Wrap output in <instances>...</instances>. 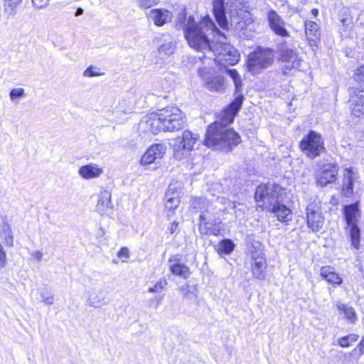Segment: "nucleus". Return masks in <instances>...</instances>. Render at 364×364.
I'll use <instances>...</instances> for the list:
<instances>
[{"label": "nucleus", "mask_w": 364, "mask_h": 364, "mask_svg": "<svg viewBox=\"0 0 364 364\" xmlns=\"http://www.w3.org/2000/svg\"><path fill=\"white\" fill-rule=\"evenodd\" d=\"M179 21L183 24L182 28L188 44L197 51L207 53L216 41V38H225V34L216 27L209 16L197 21L193 16L186 18L183 14L179 18Z\"/></svg>", "instance_id": "f257e3e1"}, {"label": "nucleus", "mask_w": 364, "mask_h": 364, "mask_svg": "<svg viewBox=\"0 0 364 364\" xmlns=\"http://www.w3.org/2000/svg\"><path fill=\"white\" fill-rule=\"evenodd\" d=\"M185 123L186 117L181 110L176 107H168L146 115L139 126L142 132L156 134L161 131H178L183 128Z\"/></svg>", "instance_id": "f03ea898"}, {"label": "nucleus", "mask_w": 364, "mask_h": 364, "mask_svg": "<svg viewBox=\"0 0 364 364\" xmlns=\"http://www.w3.org/2000/svg\"><path fill=\"white\" fill-rule=\"evenodd\" d=\"M213 6L215 19L223 29L228 30L231 27L236 31H242L253 23L252 14L246 9L231 11L228 21L225 16L224 0H213Z\"/></svg>", "instance_id": "7ed1b4c3"}, {"label": "nucleus", "mask_w": 364, "mask_h": 364, "mask_svg": "<svg viewBox=\"0 0 364 364\" xmlns=\"http://www.w3.org/2000/svg\"><path fill=\"white\" fill-rule=\"evenodd\" d=\"M240 142V136L233 129L214 122L208 128L204 143L224 151H230Z\"/></svg>", "instance_id": "20e7f679"}, {"label": "nucleus", "mask_w": 364, "mask_h": 364, "mask_svg": "<svg viewBox=\"0 0 364 364\" xmlns=\"http://www.w3.org/2000/svg\"><path fill=\"white\" fill-rule=\"evenodd\" d=\"M255 200L263 209L273 213L278 220L288 222L291 219V210L284 205L278 203V194L266 185L259 186L255 191Z\"/></svg>", "instance_id": "39448f33"}, {"label": "nucleus", "mask_w": 364, "mask_h": 364, "mask_svg": "<svg viewBox=\"0 0 364 364\" xmlns=\"http://www.w3.org/2000/svg\"><path fill=\"white\" fill-rule=\"evenodd\" d=\"M225 39V38L218 37L212 44L210 50L208 51V53H213L215 55V63L224 68L237 64L240 57L239 52L232 45L223 41Z\"/></svg>", "instance_id": "423d86ee"}, {"label": "nucleus", "mask_w": 364, "mask_h": 364, "mask_svg": "<svg viewBox=\"0 0 364 364\" xmlns=\"http://www.w3.org/2000/svg\"><path fill=\"white\" fill-rule=\"evenodd\" d=\"M274 58V53L273 50L257 48L248 55V70L253 74L258 73L262 70L272 65Z\"/></svg>", "instance_id": "0eeeda50"}, {"label": "nucleus", "mask_w": 364, "mask_h": 364, "mask_svg": "<svg viewBox=\"0 0 364 364\" xmlns=\"http://www.w3.org/2000/svg\"><path fill=\"white\" fill-rule=\"evenodd\" d=\"M299 147L306 157L313 159L320 156L325 150L321 135L313 130L305 135L299 142Z\"/></svg>", "instance_id": "6e6552de"}, {"label": "nucleus", "mask_w": 364, "mask_h": 364, "mask_svg": "<svg viewBox=\"0 0 364 364\" xmlns=\"http://www.w3.org/2000/svg\"><path fill=\"white\" fill-rule=\"evenodd\" d=\"M345 220L349 228L351 245L355 249L360 245V229L357 225V220L359 217V210L357 204H351L344 207Z\"/></svg>", "instance_id": "1a4fd4ad"}, {"label": "nucleus", "mask_w": 364, "mask_h": 364, "mask_svg": "<svg viewBox=\"0 0 364 364\" xmlns=\"http://www.w3.org/2000/svg\"><path fill=\"white\" fill-rule=\"evenodd\" d=\"M261 245L257 242L252 245L250 249L251 259L252 261L251 271L253 277L259 280H263L265 277L267 262L264 254L260 248Z\"/></svg>", "instance_id": "9d476101"}, {"label": "nucleus", "mask_w": 364, "mask_h": 364, "mask_svg": "<svg viewBox=\"0 0 364 364\" xmlns=\"http://www.w3.org/2000/svg\"><path fill=\"white\" fill-rule=\"evenodd\" d=\"M280 60L283 63L280 70L285 75L293 74L294 71L299 70L302 63L296 50L289 48L281 50Z\"/></svg>", "instance_id": "9b49d317"}, {"label": "nucleus", "mask_w": 364, "mask_h": 364, "mask_svg": "<svg viewBox=\"0 0 364 364\" xmlns=\"http://www.w3.org/2000/svg\"><path fill=\"white\" fill-rule=\"evenodd\" d=\"M321 202L315 198L306 207V221L308 227L313 232L319 231L324 223V218L321 212Z\"/></svg>", "instance_id": "f8f14e48"}, {"label": "nucleus", "mask_w": 364, "mask_h": 364, "mask_svg": "<svg viewBox=\"0 0 364 364\" xmlns=\"http://www.w3.org/2000/svg\"><path fill=\"white\" fill-rule=\"evenodd\" d=\"M338 173V166L334 164H324L316 173L317 185L326 186L336 181Z\"/></svg>", "instance_id": "ddd939ff"}, {"label": "nucleus", "mask_w": 364, "mask_h": 364, "mask_svg": "<svg viewBox=\"0 0 364 364\" xmlns=\"http://www.w3.org/2000/svg\"><path fill=\"white\" fill-rule=\"evenodd\" d=\"M199 232L203 235L212 234L218 236L222 230L221 220L219 218L212 219L205 213L200 215Z\"/></svg>", "instance_id": "4468645a"}, {"label": "nucleus", "mask_w": 364, "mask_h": 364, "mask_svg": "<svg viewBox=\"0 0 364 364\" xmlns=\"http://www.w3.org/2000/svg\"><path fill=\"white\" fill-rule=\"evenodd\" d=\"M166 152V146L162 144L151 145L142 156L141 164L146 166L155 162L156 160L161 159Z\"/></svg>", "instance_id": "2eb2a0df"}, {"label": "nucleus", "mask_w": 364, "mask_h": 364, "mask_svg": "<svg viewBox=\"0 0 364 364\" xmlns=\"http://www.w3.org/2000/svg\"><path fill=\"white\" fill-rule=\"evenodd\" d=\"M146 17L156 26H163L173 18L172 12L166 9H152L146 14Z\"/></svg>", "instance_id": "dca6fc26"}, {"label": "nucleus", "mask_w": 364, "mask_h": 364, "mask_svg": "<svg viewBox=\"0 0 364 364\" xmlns=\"http://www.w3.org/2000/svg\"><path fill=\"white\" fill-rule=\"evenodd\" d=\"M349 106L351 114L355 117H360L364 115V90L350 93Z\"/></svg>", "instance_id": "f3484780"}, {"label": "nucleus", "mask_w": 364, "mask_h": 364, "mask_svg": "<svg viewBox=\"0 0 364 364\" xmlns=\"http://www.w3.org/2000/svg\"><path fill=\"white\" fill-rule=\"evenodd\" d=\"M268 22L274 33L282 37L289 36V32L285 28V23L279 15L274 10H271L267 16Z\"/></svg>", "instance_id": "a211bd4d"}, {"label": "nucleus", "mask_w": 364, "mask_h": 364, "mask_svg": "<svg viewBox=\"0 0 364 364\" xmlns=\"http://www.w3.org/2000/svg\"><path fill=\"white\" fill-rule=\"evenodd\" d=\"M200 75L205 81L207 90L212 92H223L225 90V79L221 75L210 76L209 73L200 71Z\"/></svg>", "instance_id": "6ab92c4d"}, {"label": "nucleus", "mask_w": 364, "mask_h": 364, "mask_svg": "<svg viewBox=\"0 0 364 364\" xmlns=\"http://www.w3.org/2000/svg\"><path fill=\"white\" fill-rule=\"evenodd\" d=\"M104 173L103 168L99 164L90 163L78 169V174L83 179L91 180L100 177Z\"/></svg>", "instance_id": "aec40b11"}, {"label": "nucleus", "mask_w": 364, "mask_h": 364, "mask_svg": "<svg viewBox=\"0 0 364 364\" xmlns=\"http://www.w3.org/2000/svg\"><path fill=\"white\" fill-rule=\"evenodd\" d=\"M164 200L166 209L171 213H173L181 202L180 191L172 185H170L165 194Z\"/></svg>", "instance_id": "412c9836"}, {"label": "nucleus", "mask_w": 364, "mask_h": 364, "mask_svg": "<svg viewBox=\"0 0 364 364\" xmlns=\"http://www.w3.org/2000/svg\"><path fill=\"white\" fill-rule=\"evenodd\" d=\"M87 304L93 308H101L106 304V296L101 289H92L87 292Z\"/></svg>", "instance_id": "4be33fe9"}, {"label": "nucleus", "mask_w": 364, "mask_h": 364, "mask_svg": "<svg viewBox=\"0 0 364 364\" xmlns=\"http://www.w3.org/2000/svg\"><path fill=\"white\" fill-rule=\"evenodd\" d=\"M112 208L111 193L107 189H101L97 195V210L103 215Z\"/></svg>", "instance_id": "5701e85b"}, {"label": "nucleus", "mask_w": 364, "mask_h": 364, "mask_svg": "<svg viewBox=\"0 0 364 364\" xmlns=\"http://www.w3.org/2000/svg\"><path fill=\"white\" fill-rule=\"evenodd\" d=\"M357 178L356 173L350 169H346L343 174L341 193L346 197H350L353 193V184Z\"/></svg>", "instance_id": "b1692460"}, {"label": "nucleus", "mask_w": 364, "mask_h": 364, "mask_svg": "<svg viewBox=\"0 0 364 364\" xmlns=\"http://www.w3.org/2000/svg\"><path fill=\"white\" fill-rule=\"evenodd\" d=\"M305 33L309 45L311 46H316L317 40L320 36V31L318 25L311 21H306L305 22Z\"/></svg>", "instance_id": "393cba45"}, {"label": "nucleus", "mask_w": 364, "mask_h": 364, "mask_svg": "<svg viewBox=\"0 0 364 364\" xmlns=\"http://www.w3.org/2000/svg\"><path fill=\"white\" fill-rule=\"evenodd\" d=\"M169 262H176L170 266V270L173 274L186 279L190 275V269L183 264L178 263V260L174 257L168 259Z\"/></svg>", "instance_id": "a878e982"}, {"label": "nucleus", "mask_w": 364, "mask_h": 364, "mask_svg": "<svg viewBox=\"0 0 364 364\" xmlns=\"http://www.w3.org/2000/svg\"><path fill=\"white\" fill-rule=\"evenodd\" d=\"M198 139V134H193L188 130H186L183 132L182 139L180 141V144H182L184 151H189L193 149Z\"/></svg>", "instance_id": "bb28decb"}, {"label": "nucleus", "mask_w": 364, "mask_h": 364, "mask_svg": "<svg viewBox=\"0 0 364 364\" xmlns=\"http://www.w3.org/2000/svg\"><path fill=\"white\" fill-rule=\"evenodd\" d=\"M321 276L332 284H341L343 281L331 267H323L321 269Z\"/></svg>", "instance_id": "cd10ccee"}, {"label": "nucleus", "mask_w": 364, "mask_h": 364, "mask_svg": "<svg viewBox=\"0 0 364 364\" xmlns=\"http://www.w3.org/2000/svg\"><path fill=\"white\" fill-rule=\"evenodd\" d=\"M337 308L341 314H344V317L349 323H353L356 320V314L353 307L338 302Z\"/></svg>", "instance_id": "c85d7f7f"}, {"label": "nucleus", "mask_w": 364, "mask_h": 364, "mask_svg": "<svg viewBox=\"0 0 364 364\" xmlns=\"http://www.w3.org/2000/svg\"><path fill=\"white\" fill-rule=\"evenodd\" d=\"M23 0H4V11L9 17H14Z\"/></svg>", "instance_id": "c756f323"}, {"label": "nucleus", "mask_w": 364, "mask_h": 364, "mask_svg": "<svg viewBox=\"0 0 364 364\" xmlns=\"http://www.w3.org/2000/svg\"><path fill=\"white\" fill-rule=\"evenodd\" d=\"M6 216L3 219V223L1 227V234L4 237L6 244L12 247L14 245V237L10 225L5 222Z\"/></svg>", "instance_id": "7c9ffc66"}, {"label": "nucleus", "mask_w": 364, "mask_h": 364, "mask_svg": "<svg viewBox=\"0 0 364 364\" xmlns=\"http://www.w3.org/2000/svg\"><path fill=\"white\" fill-rule=\"evenodd\" d=\"M359 336L355 333H351L348 336L341 337L338 339V343L343 348H346L350 346L352 343L358 341Z\"/></svg>", "instance_id": "2f4dec72"}, {"label": "nucleus", "mask_w": 364, "mask_h": 364, "mask_svg": "<svg viewBox=\"0 0 364 364\" xmlns=\"http://www.w3.org/2000/svg\"><path fill=\"white\" fill-rule=\"evenodd\" d=\"M235 248V244L230 240L226 239L222 240L218 245V252L225 253V254H230Z\"/></svg>", "instance_id": "473e14b6"}, {"label": "nucleus", "mask_w": 364, "mask_h": 364, "mask_svg": "<svg viewBox=\"0 0 364 364\" xmlns=\"http://www.w3.org/2000/svg\"><path fill=\"white\" fill-rule=\"evenodd\" d=\"M176 46L172 41L166 42L162 44L158 48V51L160 55H170L175 51Z\"/></svg>", "instance_id": "72a5a7b5"}, {"label": "nucleus", "mask_w": 364, "mask_h": 364, "mask_svg": "<svg viewBox=\"0 0 364 364\" xmlns=\"http://www.w3.org/2000/svg\"><path fill=\"white\" fill-rule=\"evenodd\" d=\"M226 72L234 81L236 92H240L242 80L237 71L235 69H227Z\"/></svg>", "instance_id": "f704fd0d"}, {"label": "nucleus", "mask_w": 364, "mask_h": 364, "mask_svg": "<svg viewBox=\"0 0 364 364\" xmlns=\"http://www.w3.org/2000/svg\"><path fill=\"white\" fill-rule=\"evenodd\" d=\"M236 114L235 113H232L231 111L228 110V109L224 112L222 118L220 119V122H218V124H221L223 126H225L227 127L228 124H231L235 118V116Z\"/></svg>", "instance_id": "c9c22d12"}, {"label": "nucleus", "mask_w": 364, "mask_h": 364, "mask_svg": "<svg viewBox=\"0 0 364 364\" xmlns=\"http://www.w3.org/2000/svg\"><path fill=\"white\" fill-rule=\"evenodd\" d=\"M243 99L244 97L242 95L236 97L235 100L230 105L228 109L237 114V112L240 110L242 106Z\"/></svg>", "instance_id": "e433bc0d"}, {"label": "nucleus", "mask_w": 364, "mask_h": 364, "mask_svg": "<svg viewBox=\"0 0 364 364\" xmlns=\"http://www.w3.org/2000/svg\"><path fill=\"white\" fill-rule=\"evenodd\" d=\"M160 0H136L137 6L141 9H148L159 4Z\"/></svg>", "instance_id": "4c0bfd02"}, {"label": "nucleus", "mask_w": 364, "mask_h": 364, "mask_svg": "<svg viewBox=\"0 0 364 364\" xmlns=\"http://www.w3.org/2000/svg\"><path fill=\"white\" fill-rule=\"evenodd\" d=\"M25 90L23 88H14L9 92V97L12 102H16L17 99L25 97Z\"/></svg>", "instance_id": "58836bf2"}, {"label": "nucleus", "mask_w": 364, "mask_h": 364, "mask_svg": "<svg viewBox=\"0 0 364 364\" xmlns=\"http://www.w3.org/2000/svg\"><path fill=\"white\" fill-rule=\"evenodd\" d=\"M167 282L164 279H161L159 281H158L156 284L152 287H149L148 289V291L149 293H159V292H161L162 291L166 286L167 285Z\"/></svg>", "instance_id": "ea45409f"}, {"label": "nucleus", "mask_w": 364, "mask_h": 364, "mask_svg": "<svg viewBox=\"0 0 364 364\" xmlns=\"http://www.w3.org/2000/svg\"><path fill=\"white\" fill-rule=\"evenodd\" d=\"M41 299L42 301L46 304L50 305L53 303V296L48 291H43L41 293Z\"/></svg>", "instance_id": "a19ab883"}, {"label": "nucleus", "mask_w": 364, "mask_h": 364, "mask_svg": "<svg viewBox=\"0 0 364 364\" xmlns=\"http://www.w3.org/2000/svg\"><path fill=\"white\" fill-rule=\"evenodd\" d=\"M117 256L122 258V262H127L129 257V250L127 247H122L117 253Z\"/></svg>", "instance_id": "79ce46f5"}, {"label": "nucleus", "mask_w": 364, "mask_h": 364, "mask_svg": "<svg viewBox=\"0 0 364 364\" xmlns=\"http://www.w3.org/2000/svg\"><path fill=\"white\" fill-rule=\"evenodd\" d=\"M33 6L37 9H41L46 7L49 0H31Z\"/></svg>", "instance_id": "37998d69"}, {"label": "nucleus", "mask_w": 364, "mask_h": 364, "mask_svg": "<svg viewBox=\"0 0 364 364\" xmlns=\"http://www.w3.org/2000/svg\"><path fill=\"white\" fill-rule=\"evenodd\" d=\"M6 265V256L1 245H0V269Z\"/></svg>", "instance_id": "c03bdc74"}, {"label": "nucleus", "mask_w": 364, "mask_h": 364, "mask_svg": "<svg viewBox=\"0 0 364 364\" xmlns=\"http://www.w3.org/2000/svg\"><path fill=\"white\" fill-rule=\"evenodd\" d=\"M84 76L85 77H96L100 75V73L93 70V68L90 66L86 68V70L83 73Z\"/></svg>", "instance_id": "a18cd8bd"}, {"label": "nucleus", "mask_w": 364, "mask_h": 364, "mask_svg": "<svg viewBox=\"0 0 364 364\" xmlns=\"http://www.w3.org/2000/svg\"><path fill=\"white\" fill-rule=\"evenodd\" d=\"M357 81H360L364 82V65L360 66L356 70L355 73Z\"/></svg>", "instance_id": "49530a36"}, {"label": "nucleus", "mask_w": 364, "mask_h": 364, "mask_svg": "<svg viewBox=\"0 0 364 364\" xmlns=\"http://www.w3.org/2000/svg\"><path fill=\"white\" fill-rule=\"evenodd\" d=\"M177 228H178V223L173 222L171 224L170 227L168 228L170 233L171 234H173L176 232Z\"/></svg>", "instance_id": "de8ad7c7"}, {"label": "nucleus", "mask_w": 364, "mask_h": 364, "mask_svg": "<svg viewBox=\"0 0 364 364\" xmlns=\"http://www.w3.org/2000/svg\"><path fill=\"white\" fill-rule=\"evenodd\" d=\"M204 202H205V200H204L203 198H197V199H196V200H194V202H193L194 208H201L199 206V205H200V203H204Z\"/></svg>", "instance_id": "09e8293b"}, {"label": "nucleus", "mask_w": 364, "mask_h": 364, "mask_svg": "<svg viewBox=\"0 0 364 364\" xmlns=\"http://www.w3.org/2000/svg\"><path fill=\"white\" fill-rule=\"evenodd\" d=\"M33 256L38 261H41L43 257V254L40 251H36L35 252L33 253Z\"/></svg>", "instance_id": "8fccbe9b"}, {"label": "nucleus", "mask_w": 364, "mask_h": 364, "mask_svg": "<svg viewBox=\"0 0 364 364\" xmlns=\"http://www.w3.org/2000/svg\"><path fill=\"white\" fill-rule=\"evenodd\" d=\"M359 346H360V351L361 353H364V336L362 337V339L359 343Z\"/></svg>", "instance_id": "3c124183"}, {"label": "nucleus", "mask_w": 364, "mask_h": 364, "mask_svg": "<svg viewBox=\"0 0 364 364\" xmlns=\"http://www.w3.org/2000/svg\"><path fill=\"white\" fill-rule=\"evenodd\" d=\"M174 155H175L176 158L181 159L183 155V153L181 154L180 151H178V149H176Z\"/></svg>", "instance_id": "603ef678"}, {"label": "nucleus", "mask_w": 364, "mask_h": 364, "mask_svg": "<svg viewBox=\"0 0 364 364\" xmlns=\"http://www.w3.org/2000/svg\"><path fill=\"white\" fill-rule=\"evenodd\" d=\"M83 14V9L82 8H78L75 12V16H80Z\"/></svg>", "instance_id": "864d4df0"}, {"label": "nucleus", "mask_w": 364, "mask_h": 364, "mask_svg": "<svg viewBox=\"0 0 364 364\" xmlns=\"http://www.w3.org/2000/svg\"><path fill=\"white\" fill-rule=\"evenodd\" d=\"M311 14L314 15V16L316 17L318 14V10L317 9H313L311 10Z\"/></svg>", "instance_id": "5fc2aeb1"}, {"label": "nucleus", "mask_w": 364, "mask_h": 364, "mask_svg": "<svg viewBox=\"0 0 364 364\" xmlns=\"http://www.w3.org/2000/svg\"><path fill=\"white\" fill-rule=\"evenodd\" d=\"M156 306H158L161 303V298L156 299Z\"/></svg>", "instance_id": "6e6d98bb"}]
</instances>
